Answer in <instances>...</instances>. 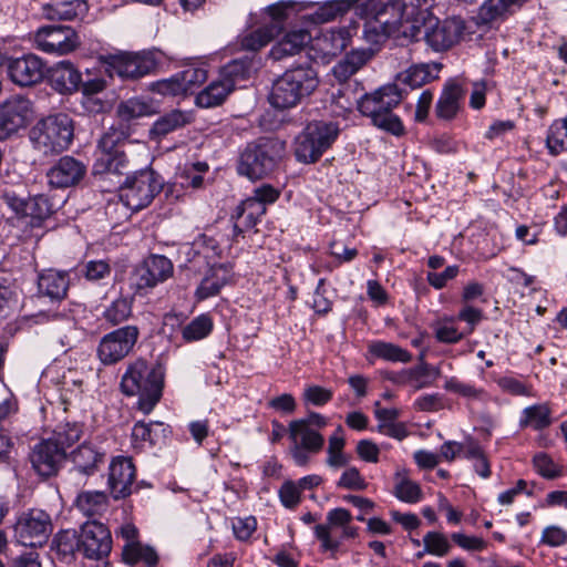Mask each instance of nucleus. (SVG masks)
<instances>
[{
    "label": "nucleus",
    "instance_id": "obj_51",
    "mask_svg": "<svg viewBox=\"0 0 567 567\" xmlns=\"http://www.w3.org/2000/svg\"><path fill=\"white\" fill-rule=\"evenodd\" d=\"M424 551L434 556H445L450 549L451 545L447 538L439 532H429L423 537Z\"/></svg>",
    "mask_w": 567,
    "mask_h": 567
},
{
    "label": "nucleus",
    "instance_id": "obj_10",
    "mask_svg": "<svg viewBox=\"0 0 567 567\" xmlns=\"http://www.w3.org/2000/svg\"><path fill=\"white\" fill-rule=\"evenodd\" d=\"M37 49L50 54L64 55L76 50L80 44L78 33L70 27L50 25L40 28L34 35Z\"/></svg>",
    "mask_w": 567,
    "mask_h": 567
},
{
    "label": "nucleus",
    "instance_id": "obj_63",
    "mask_svg": "<svg viewBox=\"0 0 567 567\" xmlns=\"http://www.w3.org/2000/svg\"><path fill=\"white\" fill-rule=\"evenodd\" d=\"M300 488L292 481L285 482L279 489V497L287 508L296 507L300 502Z\"/></svg>",
    "mask_w": 567,
    "mask_h": 567
},
{
    "label": "nucleus",
    "instance_id": "obj_33",
    "mask_svg": "<svg viewBox=\"0 0 567 567\" xmlns=\"http://www.w3.org/2000/svg\"><path fill=\"white\" fill-rule=\"evenodd\" d=\"M440 71L441 64L439 63L415 64L400 73L398 80L411 89H416L437 79Z\"/></svg>",
    "mask_w": 567,
    "mask_h": 567
},
{
    "label": "nucleus",
    "instance_id": "obj_59",
    "mask_svg": "<svg viewBox=\"0 0 567 567\" xmlns=\"http://www.w3.org/2000/svg\"><path fill=\"white\" fill-rule=\"evenodd\" d=\"M21 213L38 219H44L51 214V205L44 196H35L23 204Z\"/></svg>",
    "mask_w": 567,
    "mask_h": 567
},
{
    "label": "nucleus",
    "instance_id": "obj_28",
    "mask_svg": "<svg viewBox=\"0 0 567 567\" xmlns=\"http://www.w3.org/2000/svg\"><path fill=\"white\" fill-rule=\"evenodd\" d=\"M311 40V34L307 30L290 31L271 48L270 55L275 60L295 55L306 48Z\"/></svg>",
    "mask_w": 567,
    "mask_h": 567
},
{
    "label": "nucleus",
    "instance_id": "obj_32",
    "mask_svg": "<svg viewBox=\"0 0 567 567\" xmlns=\"http://www.w3.org/2000/svg\"><path fill=\"white\" fill-rule=\"evenodd\" d=\"M229 278L230 271L227 266H213L206 272L196 290L197 298L203 300L217 295L219 290L228 282Z\"/></svg>",
    "mask_w": 567,
    "mask_h": 567
},
{
    "label": "nucleus",
    "instance_id": "obj_14",
    "mask_svg": "<svg viewBox=\"0 0 567 567\" xmlns=\"http://www.w3.org/2000/svg\"><path fill=\"white\" fill-rule=\"evenodd\" d=\"M112 548L110 530L96 520L82 525L80 533V551L90 559L106 557Z\"/></svg>",
    "mask_w": 567,
    "mask_h": 567
},
{
    "label": "nucleus",
    "instance_id": "obj_6",
    "mask_svg": "<svg viewBox=\"0 0 567 567\" xmlns=\"http://www.w3.org/2000/svg\"><path fill=\"white\" fill-rule=\"evenodd\" d=\"M14 537L23 546H42L52 533L50 515L39 508L20 513L13 526Z\"/></svg>",
    "mask_w": 567,
    "mask_h": 567
},
{
    "label": "nucleus",
    "instance_id": "obj_42",
    "mask_svg": "<svg viewBox=\"0 0 567 567\" xmlns=\"http://www.w3.org/2000/svg\"><path fill=\"white\" fill-rule=\"evenodd\" d=\"M551 423L550 409L547 404L528 406L523 411L520 426H532L535 430L548 427Z\"/></svg>",
    "mask_w": 567,
    "mask_h": 567
},
{
    "label": "nucleus",
    "instance_id": "obj_53",
    "mask_svg": "<svg viewBox=\"0 0 567 567\" xmlns=\"http://www.w3.org/2000/svg\"><path fill=\"white\" fill-rule=\"evenodd\" d=\"M183 91H193L199 84L204 83L207 79V72L203 68L188 66L185 70L177 73Z\"/></svg>",
    "mask_w": 567,
    "mask_h": 567
},
{
    "label": "nucleus",
    "instance_id": "obj_44",
    "mask_svg": "<svg viewBox=\"0 0 567 567\" xmlns=\"http://www.w3.org/2000/svg\"><path fill=\"white\" fill-rule=\"evenodd\" d=\"M212 329V319L206 315H200L183 328L182 336L187 342L198 341L206 338Z\"/></svg>",
    "mask_w": 567,
    "mask_h": 567
},
{
    "label": "nucleus",
    "instance_id": "obj_64",
    "mask_svg": "<svg viewBox=\"0 0 567 567\" xmlns=\"http://www.w3.org/2000/svg\"><path fill=\"white\" fill-rule=\"evenodd\" d=\"M84 277L91 281H97L111 274V267L105 260H90L83 270Z\"/></svg>",
    "mask_w": 567,
    "mask_h": 567
},
{
    "label": "nucleus",
    "instance_id": "obj_30",
    "mask_svg": "<svg viewBox=\"0 0 567 567\" xmlns=\"http://www.w3.org/2000/svg\"><path fill=\"white\" fill-rule=\"evenodd\" d=\"M68 289L69 277L65 272L49 269L39 276V292L52 300L63 299L66 296Z\"/></svg>",
    "mask_w": 567,
    "mask_h": 567
},
{
    "label": "nucleus",
    "instance_id": "obj_7",
    "mask_svg": "<svg viewBox=\"0 0 567 567\" xmlns=\"http://www.w3.org/2000/svg\"><path fill=\"white\" fill-rule=\"evenodd\" d=\"M279 195L280 192L269 184L255 188L252 196L243 200L233 215L235 234H241L245 229L254 227L258 218L266 213V205L275 203Z\"/></svg>",
    "mask_w": 567,
    "mask_h": 567
},
{
    "label": "nucleus",
    "instance_id": "obj_34",
    "mask_svg": "<svg viewBox=\"0 0 567 567\" xmlns=\"http://www.w3.org/2000/svg\"><path fill=\"white\" fill-rule=\"evenodd\" d=\"M231 92V84H225L218 78L197 94L196 104L206 109L218 106L225 102Z\"/></svg>",
    "mask_w": 567,
    "mask_h": 567
},
{
    "label": "nucleus",
    "instance_id": "obj_41",
    "mask_svg": "<svg viewBox=\"0 0 567 567\" xmlns=\"http://www.w3.org/2000/svg\"><path fill=\"white\" fill-rule=\"evenodd\" d=\"M128 284L130 288L134 290L136 295L144 296L156 287L158 281L155 279L145 261H143L132 271Z\"/></svg>",
    "mask_w": 567,
    "mask_h": 567
},
{
    "label": "nucleus",
    "instance_id": "obj_36",
    "mask_svg": "<svg viewBox=\"0 0 567 567\" xmlns=\"http://www.w3.org/2000/svg\"><path fill=\"white\" fill-rule=\"evenodd\" d=\"M526 0H484L478 11L482 23H491L502 18L512 7H520Z\"/></svg>",
    "mask_w": 567,
    "mask_h": 567
},
{
    "label": "nucleus",
    "instance_id": "obj_49",
    "mask_svg": "<svg viewBox=\"0 0 567 567\" xmlns=\"http://www.w3.org/2000/svg\"><path fill=\"white\" fill-rule=\"evenodd\" d=\"M454 317L442 318L434 328L435 338L443 343H456L463 339L464 333L460 332L453 323Z\"/></svg>",
    "mask_w": 567,
    "mask_h": 567
},
{
    "label": "nucleus",
    "instance_id": "obj_52",
    "mask_svg": "<svg viewBox=\"0 0 567 567\" xmlns=\"http://www.w3.org/2000/svg\"><path fill=\"white\" fill-rule=\"evenodd\" d=\"M132 313V302L127 298H117L112 305L105 310V319L117 324L126 320Z\"/></svg>",
    "mask_w": 567,
    "mask_h": 567
},
{
    "label": "nucleus",
    "instance_id": "obj_17",
    "mask_svg": "<svg viewBox=\"0 0 567 567\" xmlns=\"http://www.w3.org/2000/svg\"><path fill=\"white\" fill-rule=\"evenodd\" d=\"M111 66L125 79H138L151 73L156 62L150 53H121L111 56Z\"/></svg>",
    "mask_w": 567,
    "mask_h": 567
},
{
    "label": "nucleus",
    "instance_id": "obj_43",
    "mask_svg": "<svg viewBox=\"0 0 567 567\" xmlns=\"http://www.w3.org/2000/svg\"><path fill=\"white\" fill-rule=\"evenodd\" d=\"M369 349L373 355L386 361L405 363L412 359L410 352H408L406 350L396 344L389 342L378 341L370 344Z\"/></svg>",
    "mask_w": 567,
    "mask_h": 567
},
{
    "label": "nucleus",
    "instance_id": "obj_13",
    "mask_svg": "<svg viewBox=\"0 0 567 567\" xmlns=\"http://www.w3.org/2000/svg\"><path fill=\"white\" fill-rule=\"evenodd\" d=\"M73 137L74 123L64 113L38 121L30 131L31 142H71Z\"/></svg>",
    "mask_w": 567,
    "mask_h": 567
},
{
    "label": "nucleus",
    "instance_id": "obj_23",
    "mask_svg": "<svg viewBox=\"0 0 567 567\" xmlns=\"http://www.w3.org/2000/svg\"><path fill=\"white\" fill-rule=\"evenodd\" d=\"M51 330L53 339L65 350L74 348L84 336L72 317L61 313L52 316Z\"/></svg>",
    "mask_w": 567,
    "mask_h": 567
},
{
    "label": "nucleus",
    "instance_id": "obj_9",
    "mask_svg": "<svg viewBox=\"0 0 567 567\" xmlns=\"http://www.w3.org/2000/svg\"><path fill=\"white\" fill-rule=\"evenodd\" d=\"M135 326H125L105 334L97 347V357L104 364H113L124 359L138 338Z\"/></svg>",
    "mask_w": 567,
    "mask_h": 567
},
{
    "label": "nucleus",
    "instance_id": "obj_31",
    "mask_svg": "<svg viewBox=\"0 0 567 567\" xmlns=\"http://www.w3.org/2000/svg\"><path fill=\"white\" fill-rule=\"evenodd\" d=\"M370 58L371 53L367 50H352L332 68V74L340 84H348L347 81L354 75Z\"/></svg>",
    "mask_w": 567,
    "mask_h": 567
},
{
    "label": "nucleus",
    "instance_id": "obj_62",
    "mask_svg": "<svg viewBox=\"0 0 567 567\" xmlns=\"http://www.w3.org/2000/svg\"><path fill=\"white\" fill-rule=\"evenodd\" d=\"M151 90L162 95L185 94L177 73L169 79L161 80L151 84Z\"/></svg>",
    "mask_w": 567,
    "mask_h": 567
},
{
    "label": "nucleus",
    "instance_id": "obj_22",
    "mask_svg": "<svg viewBox=\"0 0 567 567\" xmlns=\"http://www.w3.org/2000/svg\"><path fill=\"white\" fill-rule=\"evenodd\" d=\"M352 516L346 508H334L327 514V524L315 526V535L321 543L322 550L334 551L339 547V542L331 537L332 527H343L350 524Z\"/></svg>",
    "mask_w": 567,
    "mask_h": 567
},
{
    "label": "nucleus",
    "instance_id": "obj_60",
    "mask_svg": "<svg viewBox=\"0 0 567 567\" xmlns=\"http://www.w3.org/2000/svg\"><path fill=\"white\" fill-rule=\"evenodd\" d=\"M333 396V392L330 389L320 385H308L303 390V400L316 406L327 404Z\"/></svg>",
    "mask_w": 567,
    "mask_h": 567
},
{
    "label": "nucleus",
    "instance_id": "obj_40",
    "mask_svg": "<svg viewBox=\"0 0 567 567\" xmlns=\"http://www.w3.org/2000/svg\"><path fill=\"white\" fill-rule=\"evenodd\" d=\"M358 0H331L318 7L313 20L319 23L329 22L348 12Z\"/></svg>",
    "mask_w": 567,
    "mask_h": 567
},
{
    "label": "nucleus",
    "instance_id": "obj_55",
    "mask_svg": "<svg viewBox=\"0 0 567 567\" xmlns=\"http://www.w3.org/2000/svg\"><path fill=\"white\" fill-rule=\"evenodd\" d=\"M106 87L105 80L101 78L92 79L85 82H81L80 89L84 97L86 99L85 104L92 103V106H87L91 111L100 112L103 109V104L101 102L94 101L92 99L93 95L102 92Z\"/></svg>",
    "mask_w": 567,
    "mask_h": 567
},
{
    "label": "nucleus",
    "instance_id": "obj_1",
    "mask_svg": "<svg viewBox=\"0 0 567 567\" xmlns=\"http://www.w3.org/2000/svg\"><path fill=\"white\" fill-rule=\"evenodd\" d=\"M331 99L341 111H351L357 106L363 115L371 117L373 125L394 136H401L404 131L401 120L392 113V109L402 100V91L396 84L384 85L360 97L350 84H340L332 91Z\"/></svg>",
    "mask_w": 567,
    "mask_h": 567
},
{
    "label": "nucleus",
    "instance_id": "obj_19",
    "mask_svg": "<svg viewBox=\"0 0 567 567\" xmlns=\"http://www.w3.org/2000/svg\"><path fill=\"white\" fill-rule=\"evenodd\" d=\"M135 467L130 458L117 457L110 465L109 485L115 498L131 494Z\"/></svg>",
    "mask_w": 567,
    "mask_h": 567
},
{
    "label": "nucleus",
    "instance_id": "obj_56",
    "mask_svg": "<svg viewBox=\"0 0 567 567\" xmlns=\"http://www.w3.org/2000/svg\"><path fill=\"white\" fill-rule=\"evenodd\" d=\"M394 494L400 501L405 503H416L422 496L419 484L405 477H402L395 485Z\"/></svg>",
    "mask_w": 567,
    "mask_h": 567
},
{
    "label": "nucleus",
    "instance_id": "obj_48",
    "mask_svg": "<svg viewBox=\"0 0 567 567\" xmlns=\"http://www.w3.org/2000/svg\"><path fill=\"white\" fill-rule=\"evenodd\" d=\"M144 261L158 284L166 281L173 276L174 266L167 257L162 255H152Z\"/></svg>",
    "mask_w": 567,
    "mask_h": 567
},
{
    "label": "nucleus",
    "instance_id": "obj_47",
    "mask_svg": "<svg viewBox=\"0 0 567 567\" xmlns=\"http://www.w3.org/2000/svg\"><path fill=\"white\" fill-rule=\"evenodd\" d=\"M154 113V107L151 103L140 99H130L118 106V114L123 120H132Z\"/></svg>",
    "mask_w": 567,
    "mask_h": 567
},
{
    "label": "nucleus",
    "instance_id": "obj_21",
    "mask_svg": "<svg viewBox=\"0 0 567 567\" xmlns=\"http://www.w3.org/2000/svg\"><path fill=\"white\" fill-rule=\"evenodd\" d=\"M51 87L60 94H72L80 90L82 75L70 61L58 62L50 71Z\"/></svg>",
    "mask_w": 567,
    "mask_h": 567
},
{
    "label": "nucleus",
    "instance_id": "obj_20",
    "mask_svg": "<svg viewBox=\"0 0 567 567\" xmlns=\"http://www.w3.org/2000/svg\"><path fill=\"white\" fill-rule=\"evenodd\" d=\"M84 173L85 167L82 163L73 157L64 156L49 171L48 178L51 186L65 188L78 184Z\"/></svg>",
    "mask_w": 567,
    "mask_h": 567
},
{
    "label": "nucleus",
    "instance_id": "obj_46",
    "mask_svg": "<svg viewBox=\"0 0 567 567\" xmlns=\"http://www.w3.org/2000/svg\"><path fill=\"white\" fill-rule=\"evenodd\" d=\"M101 455L94 451L90 445H81L73 454L75 468L78 472L87 474L101 461Z\"/></svg>",
    "mask_w": 567,
    "mask_h": 567
},
{
    "label": "nucleus",
    "instance_id": "obj_8",
    "mask_svg": "<svg viewBox=\"0 0 567 567\" xmlns=\"http://www.w3.org/2000/svg\"><path fill=\"white\" fill-rule=\"evenodd\" d=\"M470 25L461 17H450L429 27L424 39L426 44L436 52H443L470 35Z\"/></svg>",
    "mask_w": 567,
    "mask_h": 567
},
{
    "label": "nucleus",
    "instance_id": "obj_54",
    "mask_svg": "<svg viewBox=\"0 0 567 567\" xmlns=\"http://www.w3.org/2000/svg\"><path fill=\"white\" fill-rule=\"evenodd\" d=\"M444 388L447 391L458 393L460 395L471 400L483 401L487 396L483 389H478L472 384L461 382L455 378L446 380Z\"/></svg>",
    "mask_w": 567,
    "mask_h": 567
},
{
    "label": "nucleus",
    "instance_id": "obj_25",
    "mask_svg": "<svg viewBox=\"0 0 567 567\" xmlns=\"http://www.w3.org/2000/svg\"><path fill=\"white\" fill-rule=\"evenodd\" d=\"M95 157L94 168L97 173L121 174L127 163L126 155L118 144H99Z\"/></svg>",
    "mask_w": 567,
    "mask_h": 567
},
{
    "label": "nucleus",
    "instance_id": "obj_12",
    "mask_svg": "<svg viewBox=\"0 0 567 567\" xmlns=\"http://www.w3.org/2000/svg\"><path fill=\"white\" fill-rule=\"evenodd\" d=\"M268 144H248L240 153L237 172L250 181L261 179L275 167V159L267 150Z\"/></svg>",
    "mask_w": 567,
    "mask_h": 567
},
{
    "label": "nucleus",
    "instance_id": "obj_16",
    "mask_svg": "<svg viewBox=\"0 0 567 567\" xmlns=\"http://www.w3.org/2000/svg\"><path fill=\"white\" fill-rule=\"evenodd\" d=\"M8 75L19 86H32L42 81L44 63L39 56L27 54L8 63Z\"/></svg>",
    "mask_w": 567,
    "mask_h": 567
},
{
    "label": "nucleus",
    "instance_id": "obj_39",
    "mask_svg": "<svg viewBox=\"0 0 567 567\" xmlns=\"http://www.w3.org/2000/svg\"><path fill=\"white\" fill-rule=\"evenodd\" d=\"M187 122L188 116L185 113L181 111H172L153 124L150 135L152 138H163L169 132L184 126Z\"/></svg>",
    "mask_w": 567,
    "mask_h": 567
},
{
    "label": "nucleus",
    "instance_id": "obj_11",
    "mask_svg": "<svg viewBox=\"0 0 567 567\" xmlns=\"http://www.w3.org/2000/svg\"><path fill=\"white\" fill-rule=\"evenodd\" d=\"M31 102L20 95L12 96L0 104V141L18 137L24 130L31 114Z\"/></svg>",
    "mask_w": 567,
    "mask_h": 567
},
{
    "label": "nucleus",
    "instance_id": "obj_37",
    "mask_svg": "<svg viewBox=\"0 0 567 567\" xmlns=\"http://www.w3.org/2000/svg\"><path fill=\"white\" fill-rule=\"evenodd\" d=\"M251 64L247 60H233L220 69L219 79L225 84H231V91L241 82L249 79Z\"/></svg>",
    "mask_w": 567,
    "mask_h": 567
},
{
    "label": "nucleus",
    "instance_id": "obj_26",
    "mask_svg": "<svg viewBox=\"0 0 567 567\" xmlns=\"http://www.w3.org/2000/svg\"><path fill=\"white\" fill-rule=\"evenodd\" d=\"M288 433L292 444L300 445L310 453L317 454L323 447V436L303 421H291L288 426Z\"/></svg>",
    "mask_w": 567,
    "mask_h": 567
},
{
    "label": "nucleus",
    "instance_id": "obj_61",
    "mask_svg": "<svg viewBox=\"0 0 567 567\" xmlns=\"http://www.w3.org/2000/svg\"><path fill=\"white\" fill-rule=\"evenodd\" d=\"M431 374V365H429L425 362H422L421 364L411 368V378H410V385L415 390L419 391L423 388H426L433 383V381L429 380Z\"/></svg>",
    "mask_w": 567,
    "mask_h": 567
},
{
    "label": "nucleus",
    "instance_id": "obj_2",
    "mask_svg": "<svg viewBox=\"0 0 567 567\" xmlns=\"http://www.w3.org/2000/svg\"><path fill=\"white\" fill-rule=\"evenodd\" d=\"M318 84V74L312 66L307 64L290 68L274 82L269 102L279 110L295 107L311 95Z\"/></svg>",
    "mask_w": 567,
    "mask_h": 567
},
{
    "label": "nucleus",
    "instance_id": "obj_15",
    "mask_svg": "<svg viewBox=\"0 0 567 567\" xmlns=\"http://www.w3.org/2000/svg\"><path fill=\"white\" fill-rule=\"evenodd\" d=\"M32 468L42 477L55 475L65 458V452L52 439L37 443L29 455Z\"/></svg>",
    "mask_w": 567,
    "mask_h": 567
},
{
    "label": "nucleus",
    "instance_id": "obj_18",
    "mask_svg": "<svg viewBox=\"0 0 567 567\" xmlns=\"http://www.w3.org/2000/svg\"><path fill=\"white\" fill-rule=\"evenodd\" d=\"M466 90L455 81H449L435 104V116L441 121H452L462 111Z\"/></svg>",
    "mask_w": 567,
    "mask_h": 567
},
{
    "label": "nucleus",
    "instance_id": "obj_57",
    "mask_svg": "<svg viewBox=\"0 0 567 567\" xmlns=\"http://www.w3.org/2000/svg\"><path fill=\"white\" fill-rule=\"evenodd\" d=\"M53 543L59 553L63 555L73 554L75 550L80 551V535L75 530H62L58 533Z\"/></svg>",
    "mask_w": 567,
    "mask_h": 567
},
{
    "label": "nucleus",
    "instance_id": "obj_58",
    "mask_svg": "<svg viewBox=\"0 0 567 567\" xmlns=\"http://www.w3.org/2000/svg\"><path fill=\"white\" fill-rule=\"evenodd\" d=\"M330 144H297L295 155L297 161L305 164L317 162Z\"/></svg>",
    "mask_w": 567,
    "mask_h": 567
},
{
    "label": "nucleus",
    "instance_id": "obj_38",
    "mask_svg": "<svg viewBox=\"0 0 567 567\" xmlns=\"http://www.w3.org/2000/svg\"><path fill=\"white\" fill-rule=\"evenodd\" d=\"M107 505V496L104 492H82L76 498V507L86 516L103 514Z\"/></svg>",
    "mask_w": 567,
    "mask_h": 567
},
{
    "label": "nucleus",
    "instance_id": "obj_5",
    "mask_svg": "<svg viewBox=\"0 0 567 567\" xmlns=\"http://www.w3.org/2000/svg\"><path fill=\"white\" fill-rule=\"evenodd\" d=\"M163 182L152 169H142L128 175L120 189L122 203L132 210L148 206L161 192Z\"/></svg>",
    "mask_w": 567,
    "mask_h": 567
},
{
    "label": "nucleus",
    "instance_id": "obj_45",
    "mask_svg": "<svg viewBox=\"0 0 567 567\" xmlns=\"http://www.w3.org/2000/svg\"><path fill=\"white\" fill-rule=\"evenodd\" d=\"M81 435L82 426L79 423L66 422L64 424H60L55 429L53 437L51 439L62 447L63 452H65V449L76 443Z\"/></svg>",
    "mask_w": 567,
    "mask_h": 567
},
{
    "label": "nucleus",
    "instance_id": "obj_3",
    "mask_svg": "<svg viewBox=\"0 0 567 567\" xmlns=\"http://www.w3.org/2000/svg\"><path fill=\"white\" fill-rule=\"evenodd\" d=\"M414 13L415 8L404 0H367L357 7V14L365 20V28L385 37L396 33Z\"/></svg>",
    "mask_w": 567,
    "mask_h": 567
},
{
    "label": "nucleus",
    "instance_id": "obj_29",
    "mask_svg": "<svg viewBox=\"0 0 567 567\" xmlns=\"http://www.w3.org/2000/svg\"><path fill=\"white\" fill-rule=\"evenodd\" d=\"M89 10L85 0L55 1L43 7L48 20L69 21L83 17Z\"/></svg>",
    "mask_w": 567,
    "mask_h": 567
},
{
    "label": "nucleus",
    "instance_id": "obj_27",
    "mask_svg": "<svg viewBox=\"0 0 567 567\" xmlns=\"http://www.w3.org/2000/svg\"><path fill=\"white\" fill-rule=\"evenodd\" d=\"M350 31L347 28L330 29L315 39L313 48L323 56H334L350 43Z\"/></svg>",
    "mask_w": 567,
    "mask_h": 567
},
{
    "label": "nucleus",
    "instance_id": "obj_50",
    "mask_svg": "<svg viewBox=\"0 0 567 567\" xmlns=\"http://www.w3.org/2000/svg\"><path fill=\"white\" fill-rule=\"evenodd\" d=\"M274 37V27L259 28L241 39V47L246 50L257 51L267 45Z\"/></svg>",
    "mask_w": 567,
    "mask_h": 567
},
{
    "label": "nucleus",
    "instance_id": "obj_4",
    "mask_svg": "<svg viewBox=\"0 0 567 567\" xmlns=\"http://www.w3.org/2000/svg\"><path fill=\"white\" fill-rule=\"evenodd\" d=\"M121 389L126 395H138L140 410L150 413L162 395L163 372L144 360H136L123 374Z\"/></svg>",
    "mask_w": 567,
    "mask_h": 567
},
{
    "label": "nucleus",
    "instance_id": "obj_35",
    "mask_svg": "<svg viewBox=\"0 0 567 567\" xmlns=\"http://www.w3.org/2000/svg\"><path fill=\"white\" fill-rule=\"evenodd\" d=\"M123 559L130 565L144 563L148 567L156 566L158 556L155 549L142 543H126L123 547Z\"/></svg>",
    "mask_w": 567,
    "mask_h": 567
},
{
    "label": "nucleus",
    "instance_id": "obj_24",
    "mask_svg": "<svg viewBox=\"0 0 567 567\" xmlns=\"http://www.w3.org/2000/svg\"><path fill=\"white\" fill-rule=\"evenodd\" d=\"M343 128L338 120H312L306 124L300 137L302 142H333L341 136Z\"/></svg>",
    "mask_w": 567,
    "mask_h": 567
}]
</instances>
